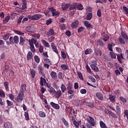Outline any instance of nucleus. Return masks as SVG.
Returning a JSON list of instances; mask_svg holds the SVG:
<instances>
[{
    "instance_id": "f257e3e1",
    "label": "nucleus",
    "mask_w": 128,
    "mask_h": 128,
    "mask_svg": "<svg viewBox=\"0 0 128 128\" xmlns=\"http://www.w3.org/2000/svg\"><path fill=\"white\" fill-rule=\"evenodd\" d=\"M36 40L34 38L28 40L29 44L30 46V50L32 52H36V49L34 48V44L36 43Z\"/></svg>"
},
{
    "instance_id": "f03ea898",
    "label": "nucleus",
    "mask_w": 128,
    "mask_h": 128,
    "mask_svg": "<svg viewBox=\"0 0 128 128\" xmlns=\"http://www.w3.org/2000/svg\"><path fill=\"white\" fill-rule=\"evenodd\" d=\"M24 93H22L20 92L16 98V102H22L24 100Z\"/></svg>"
},
{
    "instance_id": "7ed1b4c3",
    "label": "nucleus",
    "mask_w": 128,
    "mask_h": 128,
    "mask_svg": "<svg viewBox=\"0 0 128 128\" xmlns=\"http://www.w3.org/2000/svg\"><path fill=\"white\" fill-rule=\"evenodd\" d=\"M54 10V7H51L48 8V10L44 12V14L46 16H50L52 14V10Z\"/></svg>"
},
{
    "instance_id": "20e7f679",
    "label": "nucleus",
    "mask_w": 128,
    "mask_h": 128,
    "mask_svg": "<svg viewBox=\"0 0 128 128\" xmlns=\"http://www.w3.org/2000/svg\"><path fill=\"white\" fill-rule=\"evenodd\" d=\"M40 85L41 86H48V82H46V79L42 77H40Z\"/></svg>"
},
{
    "instance_id": "39448f33",
    "label": "nucleus",
    "mask_w": 128,
    "mask_h": 128,
    "mask_svg": "<svg viewBox=\"0 0 128 128\" xmlns=\"http://www.w3.org/2000/svg\"><path fill=\"white\" fill-rule=\"evenodd\" d=\"M88 116L89 118V120H87L88 122L90 124L91 126H96V122H94V118L90 116Z\"/></svg>"
},
{
    "instance_id": "423d86ee",
    "label": "nucleus",
    "mask_w": 128,
    "mask_h": 128,
    "mask_svg": "<svg viewBox=\"0 0 128 128\" xmlns=\"http://www.w3.org/2000/svg\"><path fill=\"white\" fill-rule=\"evenodd\" d=\"M78 24H80V21L78 20H76L71 24V28L74 30V28H76L78 26Z\"/></svg>"
},
{
    "instance_id": "0eeeda50",
    "label": "nucleus",
    "mask_w": 128,
    "mask_h": 128,
    "mask_svg": "<svg viewBox=\"0 0 128 128\" xmlns=\"http://www.w3.org/2000/svg\"><path fill=\"white\" fill-rule=\"evenodd\" d=\"M54 94L56 98H60V96L62 94V90H60V89H58L54 92Z\"/></svg>"
},
{
    "instance_id": "6e6552de",
    "label": "nucleus",
    "mask_w": 128,
    "mask_h": 128,
    "mask_svg": "<svg viewBox=\"0 0 128 128\" xmlns=\"http://www.w3.org/2000/svg\"><path fill=\"white\" fill-rule=\"evenodd\" d=\"M84 26L87 28H92V24L88 20H85L84 23Z\"/></svg>"
},
{
    "instance_id": "1a4fd4ad",
    "label": "nucleus",
    "mask_w": 128,
    "mask_h": 128,
    "mask_svg": "<svg viewBox=\"0 0 128 128\" xmlns=\"http://www.w3.org/2000/svg\"><path fill=\"white\" fill-rule=\"evenodd\" d=\"M38 70L40 74H42L43 76H44V70L42 66L40 65L38 66Z\"/></svg>"
},
{
    "instance_id": "9d476101",
    "label": "nucleus",
    "mask_w": 128,
    "mask_h": 128,
    "mask_svg": "<svg viewBox=\"0 0 128 128\" xmlns=\"http://www.w3.org/2000/svg\"><path fill=\"white\" fill-rule=\"evenodd\" d=\"M50 104L53 108H54L55 110H60V105L58 104H56L53 102H50Z\"/></svg>"
},
{
    "instance_id": "9b49d317",
    "label": "nucleus",
    "mask_w": 128,
    "mask_h": 128,
    "mask_svg": "<svg viewBox=\"0 0 128 128\" xmlns=\"http://www.w3.org/2000/svg\"><path fill=\"white\" fill-rule=\"evenodd\" d=\"M54 30L52 28H50L48 32L46 33V36H52L54 35Z\"/></svg>"
},
{
    "instance_id": "f8f14e48",
    "label": "nucleus",
    "mask_w": 128,
    "mask_h": 128,
    "mask_svg": "<svg viewBox=\"0 0 128 128\" xmlns=\"http://www.w3.org/2000/svg\"><path fill=\"white\" fill-rule=\"evenodd\" d=\"M26 90V84H23L21 86V88L20 89V92H22V94H24V92Z\"/></svg>"
},
{
    "instance_id": "ddd939ff",
    "label": "nucleus",
    "mask_w": 128,
    "mask_h": 128,
    "mask_svg": "<svg viewBox=\"0 0 128 128\" xmlns=\"http://www.w3.org/2000/svg\"><path fill=\"white\" fill-rule=\"evenodd\" d=\"M50 74L51 78H52L53 80H56L58 78V75L56 74V72L54 71L51 72Z\"/></svg>"
},
{
    "instance_id": "4468645a",
    "label": "nucleus",
    "mask_w": 128,
    "mask_h": 128,
    "mask_svg": "<svg viewBox=\"0 0 128 128\" xmlns=\"http://www.w3.org/2000/svg\"><path fill=\"white\" fill-rule=\"evenodd\" d=\"M51 48H52V50L56 52V54H58V48H56V46L54 43L52 42L51 44Z\"/></svg>"
},
{
    "instance_id": "2eb2a0df",
    "label": "nucleus",
    "mask_w": 128,
    "mask_h": 128,
    "mask_svg": "<svg viewBox=\"0 0 128 128\" xmlns=\"http://www.w3.org/2000/svg\"><path fill=\"white\" fill-rule=\"evenodd\" d=\"M70 8V4H68L66 3H64L62 5V10H66L68 8Z\"/></svg>"
},
{
    "instance_id": "dca6fc26",
    "label": "nucleus",
    "mask_w": 128,
    "mask_h": 128,
    "mask_svg": "<svg viewBox=\"0 0 128 128\" xmlns=\"http://www.w3.org/2000/svg\"><path fill=\"white\" fill-rule=\"evenodd\" d=\"M4 126L6 128H12V124L9 122H6L4 124Z\"/></svg>"
},
{
    "instance_id": "f3484780",
    "label": "nucleus",
    "mask_w": 128,
    "mask_h": 128,
    "mask_svg": "<svg viewBox=\"0 0 128 128\" xmlns=\"http://www.w3.org/2000/svg\"><path fill=\"white\" fill-rule=\"evenodd\" d=\"M96 96L100 100H104V96L100 92L96 93Z\"/></svg>"
},
{
    "instance_id": "a211bd4d",
    "label": "nucleus",
    "mask_w": 128,
    "mask_h": 128,
    "mask_svg": "<svg viewBox=\"0 0 128 128\" xmlns=\"http://www.w3.org/2000/svg\"><path fill=\"white\" fill-rule=\"evenodd\" d=\"M90 68L92 70H94L96 72H98L100 70L96 66V65L90 64Z\"/></svg>"
},
{
    "instance_id": "6ab92c4d",
    "label": "nucleus",
    "mask_w": 128,
    "mask_h": 128,
    "mask_svg": "<svg viewBox=\"0 0 128 128\" xmlns=\"http://www.w3.org/2000/svg\"><path fill=\"white\" fill-rule=\"evenodd\" d=\"M40 18H42V14H34L33 15V20H38Z\"/></svg>"
},
{
    "instance_id": "aec40b11",
    "label": "nucleus",
    "mask_w": 128,
    "mask_h": 128,
    "mask_svg": "<svg viewBox=\"0 0 128 128\" xmlns=\"http://www.w3.org/2000/svg\"><path fill=\"white\" fill-rule=\"evenodd\" d=\"M6 44L7 46H10V44H14V37L10 36L9 38V42L6 41Z\"/></svg>"
},
{
    "instance_id": "412c9836",
    "label": "nucleus",
    "mask_w": 128,
    "mask_h": 128,
    "mask_svg": "<svg viewBox=\"0 0 128 128\" xmlns=\"http://www.w3.org/2000/svg\"><path fill=\"white\" fill-rule=\"evenodd\" d=\"M121 36L124 38V40H128V34H126V32L124 31H122L121 32Z\"/></svg>"
},
{
    "instance_id": "4be33fe9",
    "label": "nucleus",
    "mask_w": 128,
    "mask_h": 128,
    "mask_svg": "<svg viewBox=\"0 0 128 128\" xmlns=\"http://www.w3.org/2000/svg\"><path fill=\"white\" fill-rule=\"evenodd\" d=\"M41 42L42 44H44V46H46V48H50V44H48V42H46V40H42Z\"/></svg>"
},
{
    "instance_id": "5701e85b",
    "label": "nucleus",
    "mask_w": 128,
    "mask_h": 128,
    "mask_svg": "<svg viewBox=\"0 0 128 128\" xmlns=\"http://www.w3.org/2000/svg\"><path fill=\"white\" fill-rule=\"evenodd\" d=\"M26 58L28 60H30L32 58V52L30 51L28 52L26 56Z\"/></svg>"
},
{
    "instance_id": "b1692460",
    "label": "nucleus",
    "mask_w": 128,
    "mask_h": 128,
    "mask_svg": "<svg viewBox=\"0 0 128 128\" xmlns=\"http://www.w3.org/2000/svg\"><path fill=\"white\" fill-rule=\"evenodd\" d=\"M4 88H5L6 92H9L10 88H8V82L6 81L4 82Z\"/></svg>"
},
{
    "instance_id": "393cba45",
    "label": "nucleus",
    "mask_w": 128,
    "mask_h": 128,
    "mask_svg": "<svg viewBox=\"0 0 128 128\" xmlns=\"http://www.w3.org/2000/svg\"><path fill=\"white\" fill-rule=\"evenodd\" d=\"M84 103L87 106H88L89 108H92L94 106V104H92V102H85Z\"/></svg>"
},
{
    "instance_id": "a878e982",
    "label": "nucleus",
    "mask_w": 128,
    "mask_h": 128,
    "mask_svg": "<svg viewBox=\"0 0 128 128\" xmlns=\"http://www.w3.org/2000/svg\"><path fill=\"white\" fill-rule=\"evenodd\" d=\"M78 8V3H74L72 4L70 8V10H76Z\"/></svg>"
},
{
    "instance_id": "bb28decb",
    "label": "nucleus",
    "mask_w": 128,
    "mask_h": 128,
    "mask_svg": "<svg viewBox=\"0 0 128 128\" xmlns=\"http://www.w3.org/2000/svg\"><path fill=\"white\" fill-rule=\"evenodd\" d=\"M30 72L32 78H36V70L34 69H30Z\"/></svg>"
},
{
    "instance_id": "cd10ccee",
    "label": "nucleus",
    "mask_w": 128,
    "mask_h": 128,
    "mask_svg": "<svg viewBox=\"0 0 128 128\" xmlns=\"http://www.w3.org/2000/svg\"><path fill=\"white\" fill-rule=\"evenodd\" d=\"M60 88L62 92V94H64L66 90V87L64 84H62Z\"/></svg>"
},
{
    "instance_id": "c85d7f7f",
    "label": "nucleus",
    "mask_w": 128,
    "mask_h": 128,
    "mask_svg": "<svg viewBox=\"0 0 128 128\" xmlns=\"http://www.w3.org/2000/svg\"><path fill=\"white\" fill-rule=\"evenodd\" d=\"M68 90H74V88H72V85L70 84V82H68V84L66 86Z\"/></svg>"
},
{
    "instance_id": "c756f323",
    "label": "nucleus",
    "mask_w": 128,
    "mask_h": 128,
    "mask_svg": "<svg viewBox=\"0 0 128 128\" xmlns=\"http://www.w3.org/2000/svg\"><path fill=\"white\" fill-rule=\"evenodd\" d=\"M52 12L53 16H58V14H60V12H56L54 8H53V10H52Z\"/></svg>"
},
{
    "instance_id": "7c9ffc66",
    "label": "nucleus",
    "mask_w": 128,
    "mask_h": 128,
    "mask_svg": "<svg viewBox=\"0 0 128 128\" xmlns=\"http://www.w3.org/2000/svg\"><path fill=\"white\" fill-rule=\"evenodd\" d=\"M109 100L111 102H114L116 101V96H112V94L109 95Z\"/></svg>"
},
{
    "instance_id": "2f4dec72",
    "label": "nucleus",
    "mask_w": 128,
    "mask_h": 128,
    "mask_svg": "<svg viewBox=\"0 0 128 128\" xmlns=\"http://www.w3.org/2000/svg\"><path fill=\"white\" fill-rule=\"evenodd\" d=\"M10 20V16H6L4 20H3V24H6L7 22H8V21Z\"/></svg>"
},
{
    "instance_id": "473e14b6",
    "label": "nucleus",
    "mask_w": 128,
    "mask_h": 128,
    "mask_svg": "<svg viewBox=\"0 0 128 128\" xmlns=\"http://www.w3.org/2000/svg\"><path fill=\"white\" fill-rule=\"evenodd\" d=\"M22 9L26 10V6L28 4V3L26 2V0H22Z\"/></svg>"
},
{
    "instance_id": "72a5a7b5",
    "label": "nucleus",
    "mask_w": 128,
    "mask_h": 128,
    "mask_svg": "<svg viewBox=\"0 0 128 128\" xmlns=\"http://www.w3.org/2000/svg\"><path fill=\"white\" fill-rule=\"evenodd\" d=\"M62 121L63 122L64 126L66 127V128H69L70 126V124H68V121H66V119L64 118H62Z\"/></svg>"
},
{
    "instance_id": "f704fd0d",
    "label": "nucleus",
    "mask_w": 128,
    "mask_h": 128,
    "mask_svg": "<svg viewBox=\"0 0 128 128\" xmlns=\"http://www.w3.org/2000/svg\"><path fill=\"white\" fill-rule=\"evenodd\" d=\"M95 52V54H96V56H101L102 54V51L100 50V49H96L94 50Z\"/></svg>"
},
{
    "instance_id": "c9c22d12",
    "label": "nucleus",
    "mask_w": 128,
    "mask_h": 128,
    "mask_svg": "<svg viewBox=\"0 0 128 128\" xmlns=\"http://www.w3.org/2000/svg\"><path fill=\"white\" fill-rule=\"evenodd\" d=\"M60 68L63 70H68V66L66 64H63L61 65Z\"/></svg>"
},
{
    "instance_id": "e433bc0d",
    "label": "nucleus",
    "mask_w": 128,
    "mask_h": 128,
    "mask_svg": "<svg viewBox=\"0 0 128 128\" xmlns=\"http://www.w3.org/2000/svg\"><path fill=\"white\" fill-rule=\"evenodd\" d=\"M48 92H50V94H54V92H56V90H54V88L52 87H48Z\"/></svg>"
},
{
    "instance_id": "4c0bfd02",
    "label": "nucleus",
    "mask_w": 128,
    "mask_h": 128,
    "mask_svg": "<svg viewBox=\"0 0 128 128\" xmlns=\"http://www.w3.org/2000/svg\"><path fill=\"white\" fill-rule=\"evenodd\" d=\"M10 34L8 33L2 36L3 40H8L10 38Z\"/></svg>"
},
{
    "instance_id": "58836bf2",
    "label": "nucleus",
    "mask_w": 128,
    "mask_h": 128,
    "mask_svg": "<svg viewBox=\"0 0 128 128\" xmlns=\"http://www.w3.org/2000/svg\"><path fill=\"white\" fill-rule=\"evenodd\" d=\"M84 104V102L83 100H78L76 104V106H82V104Z\"/></svg>"
},
{
    "instance_id": "ea45409f",
    "label": "nucleus",
    "mask_w": 128,
    "mask_h": 128,
    "mask_svg": "<svg viewBox=\"0 0 128 128\" xmlns=\"http://www.w3.org/2000/svg\"><path fill=\"white\" fill-rule=\"evenodd\" d=\"M97 44L98 46H100L102 48H104V42H102V41L100 40H98L97 41Z\"/></svg>"
},
{
    "instance_id": "a19ab883",
    "label": "nucleus",
    "mask_w": 128,
    "mask_h": 128,
    "mask_svg": "<svg viewBox=\"0 0 128 128\" xmlns=\"http://www.w3.org/2000/svg\"><path fill=\"white\" fill-rule=\"evenodd\" d=\"M14 42L15 44H18V42H20V39L18 38V36H16L13 38Z\"/></svg>"
},
{
    "instance_id": "79ce46f5",
    "label": "nucleus",
    "mask_w": 128,
    "mask_h": 128,
    "mask_svg": "<svg viewBox=\"0 0 128 128\" xmlns=\"http://www.w3.org/2000/svg\"><path fill=\"white\" fill-rule=\"evenodd\" d=\"M20 46H24V42H26V40H24V38L22 36H20Z\"/></svg>"
},
{
    "instance_id": "37998d69",
    "label": "nucleus",
    "mask_w": 128,
    "mask_h": 128,
    "mask_svg": "<svg viewBox=\"0 0 128 128\" xmlns=\"http://www.w3.org/2000/svg\"><path fill=\"white\" fill-rule=\"evenodd\" d=\"M92 18V13L88 14L86 17V20H90Z\"/></svg>"
},
{
    "instance_id": "c03bdc74",
    "label": "nucleus",
    "mask_w": 128,
    "mask_h": 128,
    "mask_svg": "<svg viewBox=\"0 0 128 128\" xmlns=\"http://www.w3.org/2000/svg\"><path fill=\"white\" fill-rule=\"evenodd\" d=\"M39 116L40 118H46V113L42 111H40L38 112Z\"/></svg>"
},
{
    "instance_id": "a18cd8bd",
    "label": "nucleus",
    "mask_w": 128,
    "mask_h": 128,
    "mask_svg": "<svg viewBox=\"0 0 128 128\" xmlns=\"http://www.w3.org/2000/svg\"><path fill=\"white\" fill-rule=\"evenodd\" d=\"M76 72L78 76V78H80V80H84V77L82 76V72Z\"/></svg>"
},
{
    "instance_id": "49530a36",
    "label": "nucleus",
    "mask_w": 128,
    "mask_h": 128,
    "mask_svg": "<svg viewBox=\"0 0 128 128\" xmlns=\"http://www.w3.org/2000/svg\"><path fill=\"white\" fill-rule=\"evenodd\" d=\"M116 114H120V107L119 106L116 105Z\"/></svg>"
},
{
    "instance_id": "de8ad7c7",
    "label": "nucleus",
    "mask_w": 128,
    "mask_h": 128,
    "mask_svg": "<svg viewBox=\"0 0 128 128\" xmlns=\"http://www.w3.org/2000/svg\"><path fill=\"white\" fill-rule=\"evenodd\" d=\"M0 96L1 98H6V94L4 93V92L3 91V90H0Z\"/></svg>"
},
{
    "instance_id": "09e8293b",
    "label": "nucleus",
    "mask_w": 128,
    "mask_h": 128,
    "mask_svg": "<svg viewBox=\"0 0 128 128\" xmlns=\"http://www.w3.org/2000/svg\"><path fill=\"white\" fill-rule=\"evenodd\" d=\"M118 40L122 44H126V41H124V40L122 36H120L118 38Z\"/></svg>"
},
{
    "instance_id": "8fccbe9b",
    "label": "nucleus",
    "mask_w": 128,
    "mask_h": 128,
    "mask_svg": "<svg viewBox=\"0 0 128 128\" xmlns=\"http://www.w3.org/2000/svg\"><path fill=\"white\" fill-rule=\"evenodd\" d=\"M34 60L37 64H39L40 62V59L38 58V56L36 55L34 56Z\"/></svg>"
},
{
    "instance_id": "3c124183",
    "label": "nucleus",
    "mask_w": 128,
    "mask_h": 128,
    "mask_svg": "<svg viewBox=\"0 0 128 128\" xmlns=\"http://www.w3.org/2000/svg\"><path fill=\"white\" fill-rule=\"evenodd\" d=\"M110 38V36L108 34H105L104 36L103 40L104 42H108Z\"/></svg>"
},
{
    "instance_id": "603ef678",
    "label": "nucleus",
    "mask_w": 128,
    "mask_h": 128,
    "mask_svg": "<svg viewBox=\"0 0 128 128\" xmlns=\"http://www.w3.org/2000/svg\"><path fill=\"white\" fill-rule=\"evenodd\" d=\"M92 51L90 48L86 49L85 50V54H92Z\"/></svg>"
},
{
    "instance_id": "864d4df0",
    "label": "nucleus",
    "mask_w": 128,
    "mask_h": 128,
    "mask_svg": "<svg viewBox=\"0 0 128 128\" xmlns=\"http://www.w3.org/2000/svg\"><path fill=\"white\" fill-rule=\"evenodd\" d=\"M77 8L78 10H84V6L82 4H77Z\"/></svg>"
},
{
    "instance_id": "5fc2aeb1",
    "label": "nucleus",
    "mask_w": 128,
    "mask_h": 128,
    "mask_svg": "<svg viewBox=\"0 0 128 128\" xmlns=\"http://www.w3.org/2000/svg\"><path fill=\"white\" fill-rule=\"evenodd\" d=\"M108 0H97L96 1V4H102V2H106Z\"/></svg>"
},
{
    "instance_id": "6e6d98bb",
    "label": "nucleus",
    "mask_w": 128,
    "mask_h": 128,
    "mask_svg": "<svg viewBox=\"0 0 128 128\" xmlns=\"http://www.w3.org/2000/svg\"><path fill=\"white\" fill-rule=\"evenodd\" d=\"M61 56L62 58H66V52L64 51H61Z\"/></svg>"
},
{
    "instance_id": "4d7b16f0",
    "label": "nucleus",
    "mask_w": 128,
    "mask_h": 128,
    "mask_svg": "<svg viewBox=\"0 0 128 128\" xmlns=\"http://www.w3.org/2000/svg\"><path fill=\"white\" fill-rule=\"evenodd\" d=\"M24 116H25V118L26 120H30V117L28 116V112H25Z\"/></svg>"
},
{
    "instance_id": "13d9d810",
    "label": "nucleus",
    "mask_w": 128,
    "mask_h": 128,
    "mask_svg": "<svg viewBox=\"0 0 128 128\" xmlns=\"http://www.w3.org/2000/svg\"><path fill=\"white\" fill-rule=\"evenodd\" d=\"M26 30L28 32H32V27L30 26H27L26 28Z\"/></svg>"
},
{
    "instance_id": "bf43d9fd",
    "label": "nucleus",
    "mask_w": 128,
    "mask_h": 128,
    "mask_svg": "<svg viewBox=\"0 0 128 128\" xmlns=\"http://www.w3.org/2000/svg\"><path fill=\"white\" fill-rule=\"evenodd\" d=\"M6 102L8 106H12L14 104V103L12 102V101H10V100H6Z\"/></svg>"
},
{
    "instance_id": "052dcab7",
    "label": "nucleus",
    "mask_w": 128,
    "mask_h": 128,
    "mask_svg": "<svg viewBox=\"0 0 128 128\" xmlns=\"http://www.w3.org/2000/svg\"><path fill=\"white\" fill-rule=\"evenodd\" d=\"M58 78L59 80H64V77H62V72H59L58 74Z\"/></svg>"
},
{
    "instance_id": "680f3d73",
    "label": "nucleus",
    "mask_w": 128,
    "mask_h": 128,
    "mask_svg": "<svg viewBox=\"0 0 128 128\" xmlns=\"http://www.w3.org/2000/svg\"><path fill=\"white\" fill-rule=\"evenodd\" d=\"M44 62H46V64H50V66H52V62H50V59L48 58H44Z\"/></svg>"
},
{
    "instance_id": "e2e57ef3",
    "label": "nucleus",
    "mask_w": 128,
    "mask_h": 128,
    "mask_svg": "<svg viewBox=\"0 0 128 128\" xmlns=\"http://www.w3.org/2000/svg\"><path fill=\"white\" fill-rule=\"evenodd\" d=\"M112 112L110 110L108 109H106L104 110V112L106 114H110H110H112Z\"/></svg>"
},
{
    "instance_id": "0e129e2a",
    "label": "nucleus",
    "mask_w": 128,
    "mask_h": 128,
    "mask_svg": "<svg viewBox=\"0 0 128 128\" xmlns=\"http://www.w3.org/2000/svg\"><path fill=\"white\" fill-rule=\"evenodd\" d=\"M14 32L15 34H19L20 36H24V32H22L20 31H18L16 30H14Z\"/></svg>"
},
{
    "instance_id": "69168bd1",
    "label": "nucleus",
    "mask_w": 128,
    "mask_h": 128,
    "mask_svg": "<svg viewBox=\"0 0 128 128\" xmlns=\"http://www.w3.org/2000/svg\"><path fill=\"white\" fill-rule=\"evenodd\" d=\"M39 52L40 54H42L44 52V47L42 45H40L39 46Z\"/></svg>"
},
{
    "instance_id": "338daca9",
    "label": "nucleus",
    "mask_w": 128,
    "mask_h": 128,
    "mask_svg": "<svg viewBox=\"0 0 128 128\" xmlns=\"http://www.w3.org/2000/svg\"><path fill=\"white\" fill-rule=\"evenodd\" d=\"M32 36L35 38H37L38 40V38H40V34H34V35H32Z\"/></svg>"
},
{
    "instance_id": "774afa93",
    "label": "nucleus",
    "mask_w": 128,
    "mask_h": 128,
    "mask_svg": "<svg viewBox=\"0 0 128 128\" xmlns=\"http://www.w3.org/2000/svg\"><path fill=\"white\" fill-rule=\"evenodd\" d=\"M108 49L109 50H110V52H112V44H108Z\"/></svg>"
}]
</instances>
